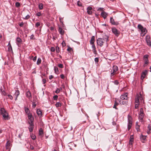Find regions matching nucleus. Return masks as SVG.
<instances>
[{"label":"nucleus","instance_id":"f257e3e1","mask_svg":"<svg viewBox=\"0 0 151 151\" xmlns=\"http://www.w3.org/2000/svg\"><path fill=\"white\" fill-rule=\"evenodd\" d=\"M143 96L141 93L138 94L137 95L135 98V104H139V101H141V102L144 101L143 100Z\"/></svg>","mask_w":151,"mask_h":151},{"label":"nucleus","instance_id":"f03ea898","mask_svg":"<svg viewBox=\"0 0 151 151\" xmlns=\"http://www.w3.org/2000/svg\"><path fill=\"white\" fill-rule=\"evenodd\" d=\"M138 28L141 31V36H145L147 32L146 29L145 28H144L140 24H139L138 25Z\"/></svg>","mask_w":151,"mask_h":151},{"label":"nucleus","instance_id":"7ed1b4c3","mask_svg":"<svg viewBox=\"0 0 151 151\" xmlns=\"http://www.w3.org/2000/svg\"><path fill=\"white\" fill-rule=\"evenodd\" d=\"M0 113L2 115L4 119H8L9 118L8 114L5 110L4 109L1 108L0 110Z\"/></svg>","mask_w":151,"mask_h":151},{"label":"nucleus","instance_id":"20e7f679","mask_svg":"<svg viewBox=\"0 0 151 151\" xmlns=\"http://www.w3.org/2000/svg\"><path fill=\"white\" fill-rule=\"evenodd\" d=\"M128 129L129 130L130 128L132 125V117L129 115H128Z\"/></svg>","mask_w":151,"mask_h":151},{"label":"nucleus","instance_id":"39448f33","mask_svg":"<svg viewBox=\"0 0 151 151\" xmlns=\"http://www.w3.org/2000/svg\"><path fill=\"white\" fill-rule=\"evenodd\" d=\"M105 42L104 41V40L103 38H98L97 40V45L101 47L103 45Z\"/></svg>","mask_w":151,"mask_h":151},{"label":"nucleus","instance_id":"423d86ee","mask_svg":"<svg viewBox=\"0 0 151 151\" xmlns=\"http://www.w3.org/2000/svg\"><path fill=\"white\" fill-rule=\"evenodd\" d=\"M144 114L143 113V109L142 108H141L140 110V113L139 115V119L140 121H142L144 117Z\"/></svg>","mask_w":151,"mask_h":151},{"label":"nucleus","instance_id":"0eeeda50","mask_svg":"<svg viewBox=\"0 0 151 151\" xmlns=\"http://www.w3.org/2000/svg\"><path fill=\"white\" fill-rule=\"evenodd\" d=\"M148 55H145L143 57L145 62L144 65V66H146L149 63V61L148 59Z\"/></svg>","mask_w":151,"mask_h":151},{"label":"nucleus","instance_id":"6e6552de","mask_svg":"<svg viewBox=\"0 0 151 151\" xmlns=\"http://www.w3.org/2000/svg\"><path fill=\"white\" fill-rule=\"evenodd\" d=\"M112 31L116 36H118L119 34V32L115 28H112Z\"/></svg>","mask_w":151,"mask_h":151},{"label":"nucleus","instance_id":"1a4fd4ad","mask_svg":"<svg viewBox=\"0 0 151 151\" xmlns=\"http://www.w3.org/2000/svg\"><path fill=\"white\" fill-rule=\"evenodd\" d=\"M147 73L148 70H145L142 72L141 77V78L142 80H143L145 78L147 74Z\"/></svg>","mask_w":151,"mask_h":151},{"label":"nucleus","instance_id":"9d476101","mask_svg":"<svg viewBox=\"0 0 151 151\" xmlns=\"http://www.w3.org/2000/svg\"><path fill=\"white\" fill-rule=\"evenodd\" d=\"M28 119L29 121V123H33V122L34 120L32 116V115L31 113H29L28 114Z\"/></svg>","mask_w":151,"mask_h":151},{"label":"nucleus","instance_id":"9b49d317","mask_svg":"<svg viewBox=\"0 0 151 151\" xmlns=\"http://www.w3.org/2000/svg\"><path fill=\"white\" fill-rule=\"evenodd\" d=\"M128 94L127 93H125L124 94L121 95V99L122 100H127L128 99Z\"/></svg>","mask_w":151,"mask_h":151},{"label":"nucleus","instance_id":"f8f14e48","mask_svg":"<svg viewBox=\"0 0 151 151\" xmlns=\"http://www.w3.org/2000/svg\"><path fill=\"white\" fill-rule=\"evenodd\" d=\"M110 23H111V24L114 25H117L119 24V23L117 22H115L114 21V19L112 17H111L110 18Z\"/></svg>","mask_w":151,"mask_h":151},{"label":"nucleus","instance_id":"ddd939ff","mask_svg":"<svg viewBox=\"0 0 151 151\" xmlns=\"http://www.w3.org/2000/svg\"><path fill=\"white\" fill-rule=\"evenodd\" d=\"M30 126L29 127V131L30 132H32L34 128V124L33 123H29Z\"/></svg>","mask_w":151,"mask_h":151},{"label":"nucleus","instance_id":"4468645a","mask_svg":"<svg viewBox=\"0 0 151 151\" xmlns=\"http://www.w3.org/2000/svg\"><path fill=\"white\" fill-rule=\"evenodd\" d=\"M39 136L41 137L42 138L43 136V131L42 128H40L39 130Z\"/></svg>","mask_w":151,"mask_h":151},{"label":"nucleus","instance_id":"2eb2a0df","mask_svg":"<svg viewBox=\"0 0 151 151\" xmlns=\"http://www.w3.org/2000/svg\"><path fill=\"white\" fill-rule=\"evenodd\" d=\"M92 8L91 6H89L87 8V12L88 14H91L92 13V12L91 11L92 10Z\"/></svg>","mask_w":151,"mask_h":151},{"label":"nucleus","instance_id":"dca6fc26","mask_svg":"<svg viewBox=\"0 0 151 151\" xmlns=\"http://www.w3.org/2000/svg\"><path fill=\"white\" fill-rule=\"evenodd\" d=\"M101 15L102 17L104 19H105L108 16V14L105 12H102L101 13Z\"/></svg>","mask_w":151,"mask_h":151},{"label":"nucleus","instance_id":"f3484780","mask_svg":"<svg viewBox=\"0 0 151 151\" xmlns=\"http://www.w3.org/2000/svg\"><path fill=\"white\" fill-rule=\"evenodd\" d=\"M37 113L39 117L42 116V111L40 109H38L37 110Z\"/></svg>","mask_w":151,"mask_h":151},{"label":"nucleus","instance_id":"a211bd4d","mask_svg":"<svg viewBox=\"0 0 151 151\" xmlns=\"http://www.w3.org/2000/svg\"><path fill=\"white\" fill-rule=\"evenodd\" d=\"M92 45V51L93 52V53L94 54H96V48L94 44H91Z\"/></svg>","mask_w":151,"mask_h":151},{"label":"nucleus","instance_id":"6ab92c4d","mask_svg":"<svg viewBox=\"0 0 151 151\" xmlns=\"http://www.w3.org/2000/svg\"><path fill=\"white\" fill-rule=\"evenodd\" d=\"M6 151H9V141H8L6 145Z\"/></svg>","mask_w":151,"mask_h":151},{"label":"nucleus","instance_id":"aec40b11","mask_svg":"<svg viewBox=\"0 0 151 151\" xmlns=\"http://www.w3.org/2000/svg\"><path fill=\"white\" fill-rule=\"evenodd\" d=\"M134 141V138L133 135H131L130 137V138L129 140V144L131 145H132V142Z\"/></svg>","mask_w":151,"mask_h":151},{"label":"nucleus","instance_id":"412c9836","mask_svg":"<svg viewBox=\"0 0 151 151\" xmlns=\"http://www.w3.org/2000/svg\"><path fill=\"white\" fill-rule=\"evenodd\" d=\"M19 94V90H16L14 96L16 97L15 100H16L17 99V98Z\"/></svg>","mask_w":151,"mask_h":151},{"label":"nucleus","instance_id":"4be33fe9","mask_svg":"<svg viewBox=\"0 0 151 151\" xmlns=\"http://www.w3.org/2000/svg\"><path fill=\"white\" fill-rule=\"evenodd\" d=\"M95 41V37L94 36H92L90 40V42L91 44H94Z\"/></svg>","mask_w":151,"mask_h":151},{"label":"nucleus","instance_id":"5701e85b","mask_svg":"<svg viewBox=\"0 0 151 151\" xmlns=\"http://www.w3.org/2000/svg\"><path fill=\"white\" fill-rule=\"evenodd\" d=\"M146 136L142 135L140 137V139L142 142H144V141L146 139Z\"/></svg>","mask_w":151,"mask_h":151},{"label":"nucleus","instance_id":"b1692460","mask_svg":"<svg viewBox=\"0 0 151 151\" xmlns=\"http://www.w3.org/2000/svg\"><path fill=\"white\" fill-rule=\"evenodd\" d=\"M26 96L29 99L31 98V95L30 92L29 91H28L26 93Z\"/></svg>","mask_w":151,"mask_h":151},{"label":"nucleus","instance_id":"393cba45","mask_svg":"<svg viewBox=\"0 0 151 151\" xmlns=\"http://www.w3.org/2000/svg\"><path fill=\"white\" fill-rule=\"evenodd\" d=\"M147 133L148 134H149L151 133V125L150 124L148 125L147 127Z\"/></svg>","mask_w":151,"mask_h":151},{"label":"nucleus","instance_id":"a878e982","mask_svg":"<svg viewBox=\"0 0 151 151\" xmlns=\"http://www.w3.org/2000/svg\"><path fill=\"white\" fill-rule=\"evenodd\" d=\"M58 31L60 33L61 35H63L64 33V31L63 30V29L61 27H59L58 29Z\"/></svg>","mask_w":151,"mask_h":151},{"label":"nucleus","instance_id":"bb28decb","mask_svg":"<svg viewBox=\"0 0 151 151\" xmlns=\"http://www.w3.org/2000/svg\"><path fill=\"white\" fill-rule=\"evenodd\" d=\"M113 71L114 72H116L118 70V68L116 65H114L113 67Z\"/></svg>","mask_w":151,"mask_h":151},{"label":"nucleus","instance_id":"cd10ccee","mask_svg":"<svg viewBox=\"0 0 151 151\" xmlns=\"http://www.w3.org/2000/svg\"><path fill=\"white\" fill-rule=\"evenodd\" d=\"M23 18L25 19H29L30 17V16L29 14H27V15L25 16L24 14L23 15Z\"/></svg>","mask_w":151,"mask_h":151},{"label":"nucleus","instance_id":"c85d7f7f","mask_svg":"<svg viewBox=\"0 0 151 151\" xmlns=\"http://www.w3.org/2000/svg\"><path fill=\"white\" fill-rule=\"evenodd\" d=\"M24 110H25V112L27 114V115L29 113H30L29 112V109H28V108L25 107L24 108Z\"/></svg>","mask_w":151,"mask_h":151},{"label":"nucleus","instance_id":"c756f323","mask_svg":"<svg viewBox=\"0 0 151 151\" xmlns=\"http://www.w3.org/2000/svg\"><path fill=\"white\" fill-rule=\"evenodd\" d=\"M103 39L104 40V41L105 42H107V41L108 40L109 37L107 36H105L104 37Z\"/></svg>","mask_w":151,"mask_h":151},{"label":"nucleus","instance_id":"7c9ffc66","mask_svg":"<svg viewBox=\"0 0 151 151\" xmlns=\"http://www.w3.org/2000/svg\"><path fill=\"white\" fill-rule=\"evenodd\" d=\"M118 105V103L116 101H115L114 104L113 106V108L115 109H117V108L116 107V106H117Z\"/></svg>","mask_w":151,"mask_h":151},{"label":"nucleus","instance_id":"2f4dec72","mask_svg":"<svg viewBox=\"0 0 151 151\" xmlns=\"http://www.w3.org/2000/svg\"><path fill=\"white\" fill-rule=\"evenodd\" d=\"M150 39V37L149 36L147 35L146 37V41L147 42H149Z\"/></svg>","mask_w":151,"mask_h":151},{"label":"nucleus","instance_id":"473e14b6","mask_svg":"<svg viewBox=\"0 0 151 151\" xmlns=\"http://www.w3.org/2000/svg\"><path fill=\"white\" fill-rule=\"evenodd\" d=\"M41 60L40 58H38L37 62V64L38 65H39L41 63Z\"/></svg>","mask_w":151,"mask_h":151},{"label":"nucleus","instance_id":"72a5a7b5","mask_svg":"<svg viewBox=\"0 0 151 151\" xmlns=\"http://www.w3.org/2000/svg\"><path fill=\"white\" fill-rule=\"evenodd\" d=\"M55 106L56 107H59L61 106V104L60 102H57L55 104Z\"/></svg>","mask_w":151,"mask_h":151},{"label":"nucleus","instance_id":"f704fd0d","mask_svg":"<svg viewBox=\"0 0 151 151\" xmlns=\"http://www.w3.org/2000/svg\"><path fill=\"white\" fill-rule=\"evenodd\" d=\"M38 7L40 9H42L43 8V5L42 4H40L38 6Z\"/></svg>","mask_w":151,"mask_h":151},{"label":"nucleus","instance_id":"c9c22d12","mask_svg":"<svg viewBox=\"0 0 151 151\" xmlns=\"http://www.w3.org/2000/svg\"><path fill=\"white\" fill-rule=\"evenodd\" d=\"M16 40L17 42L19 43H20L22 41V40L19 37H17L16 39Z\"/></svg>","mask_w":151,"mask_h":151},{"label":"nucleus","instance_id":"e433bc0d","mask_svg":"<svg viewBox=\"0 0 151 151\" xmlns=\"http://www.w3.org/2000/svg\"><path fill=\"white\" fill-rule=\"evenodd\" d=\"M136 128L137 131H139V126L137 124V123L136 124Z\"/></svg>","mask_w":151,"mask_h":151},{"label":"nucleus","instance_id":"4c0bfd02","mask_svg":"<svg viewBox=\"0 0 151 151\" xmlns=\"http://www.w3.org/2000/svg\"><path fill=\"white\" fill-rule=\"evenodd\" d=\"M56 50L57 53H59L60 51L59 47L58 46L56 47Z\"/></svg>","mask_w":151,"mask_h":151},{"label":"nucleus","instance_id":"58836bf2","mask_svg":"<svg viewBox=\"0 0 151 151\" xmlns=\"http://www.w3.org/2000/svg\"><path fill=\"white\" fill-rule=\"evenodd\" d=\"M54 70L55 73L58 72V68L57 67H55L54 68Z\"/></svg>","mask_w":151,"mask_h":151},{"label":"nucleus","instance_id":"ea45409f","mask_svg":"<svg viewBox=\"0 0 151 151\" xmlns=\"http://www.w3.org/2000/svg\"><path fill=\"white\" fill-rule=\"evenodd\" d=\"M67 50L69 52H70L72 50V49L69 46L68 47V48Z\"/></svg>","mask_w":151,"mask_h":151},{"label":"nucleus","instance_id":"a19ab883","mask_svg":"<svg viewBox=\"0 0 151 151\" xmlns=\"http://www.w3.org/2000/svg\"><path fill=\"white\" fill-rule=\"evenodd\" d=\"M77 5L79 6H82V4L80 1H78L77 2Z\"/></svg>","mask_w":151,"mask_h":151},{"label":"nucleus","instance_id":"79ce46f5","mask_svg":"<svg viewBox=\"0 0 151 151\" xmlns=\"http://www.w3.org/2000/svg\"><path fill=\"white\" fill-rule=\"evenodd\" d=\"M15 5L16 7H18L20 6V4L19 2H17L16 3Z\"/></svg>","mask_w":151,"mask_h":151},{"label":"nucleus","instance_id":"37998d69","mask_svg":"<svg viewBox=\"0 0 151 151\" xmlns=\"http://www.w3.org/2000/svg\"><path fill=\"white\" fill-rule=\"evenodd\" d=\"M40 25V23L39 22H37L35 24V26L36 27H37Z\"/></svg>","mask_w":151,"mask_h":151},{"label":"nucleus","instance_id":"c03bdc74","mask_svg":"<svg viewBox=\"0 0 151 151\" xmlns=\"http://www.w3.org/2000/svg\"><path fill=\"white\" fill-rule=\"evenodd\" d=\"M147 45L151 47V41H150L149 42H147Z\"/></svg>","mask_w":151,"mask_h":151},{"label":"nucleus","instance_id":"a18cd8bd","mask_svg":"<svg viewBox=\"0 0 151 151\" xmlns=\"http://www.w3.org/2000/svg\"><path fill=\"white\" fill-rule=\"evenodd\" d=\"M31 137L32 139L33 140H35L36 139V137L35 135H32L31 136Z\"/></svg>","mask_w":151,"mask_h":151},{"label":"nucleus","instance_id":"49530a36","mask_svg":"<svg viewBox=\"0 0 151 151\" xmlns=\"http://www.w3.org/2000/svg\"><path fill=\"white\" fill-rule=\"evenodd\" d=\"M51 51L54 52L55 50V48L53 47H52L51 48Z\"/></svg>","mask_w":151,"mask_h":151},{"label":"nucleus","instance_id":"de8ad7c7","mask_svg":"<svg viewBox=\"0 0 151 151\" xmlns=\"http://www.w3.org/2000/svg\"><path fill=\"white\" fill-rule=\"evenodd\" d=\"M58 66L60 68H63V65L61 64H59L58 65Z\"/></svg>","mask_w":151,"mask_h":151},{"label":"nucleus","instance_id":"09e8293b","mask_svg":"<svg viewBox=\"0 0 151 151\" xmlns=\"http://www.w3.org/2000/svg\"><path fill=\"white\" fill-rule=\"evenodd\" d=\"M61 44L63 47H64V46H65V45H66V44H65V42L64 41H63L62 42Z\"/></svg>","mask_w":151,"mask_h":151},{"label":"nucleus","instance_id":"8fccbe9b","mask_svg":"<svg viewBox=\"0 0 151 151\" xmlns=\"http://www.w3.org/2000/svg\"><path fill=\"white\" fill-rule=\"evenodd\" d=\"M60 92V89H59L58 88L55 91V92L57 93H59Z\"/></svg>","mask_w":151,"mask_h":151},{"label":"nucleus","instance_id":"3c124183","mask_svg":"<svg viewBox=\"0 0 151 151\" xmlns=\"http://www.w3.org/2000/svg\"><path fill=\"white\" fill-rule=\"evenodd\" d=\"M53 99L55 100H56L58 99V96L57 95H55L53 97Z\"/></svg>","mask_w":151,"mask_h":151},{"label":"nucleus","instance_id":"603ef678","mask_svg":"<svg viewBox=\"0 0 151 151\" xmlns=\"http://www.w3.org/2000/svg\"><path fill=\"white\" fill-rule=\"evenodd\" d=\"M0 90L2 92V93L3 95H5L6 94V93L5 91H2V88H0Z\"/></svg>","mask_w":151,"mask_h":151},{"label":"nucleus","instance_id":"864d4df0","mask_svg":"<svg viewBox=\"0 0 151 151\" xmlns=\"http://www.w3.org/2000/svg\"><path fill=\"white\" fill-rule=\"evenodd\" d=\"M94 60L96 63H98L99 61V58H95Z\"/></svg>","mask_w":151,"mask_h":151},{"label":"nucleus","instance_id":"5fc2aeb1","mask_svg":"<svg viewBox=\"0 0 151 151\" xmlns=\"http://www.w3.org/2000/svg\"><path fill=\"white\" fill-rule=\"evenodd\" d=\"M60 77L61 78L63 79H64L65 78V76L63 74H61L60 75Z\"/></svg>","mask_w":151,"mask_h":151},{"label":"nucleus","instance_id":"6e6d98bb","mask_svg":"<svg viewBox=\"0 0 151 151\" xmlns=\"http://www.w3.org/2000/svg\"><path fill=\"white\" fill-rule=\"evenodd\" d=\"M104 9L103 8H99L97 10L98 11H103Z\"/></svg>","mask_w":151,"mask_h":151},{"label":"nucleus","instance_id":"4d7b16f0","mask_svg":"<svg viewBox=\"0 0 151 151\" xmlns=\"http://www.w3.org/2000/svg\"><path fill=\"white\" fill-rule=\"evenodd\" d=\"M139 104H135V109H137L138 108V106Z\"/></svg>","mask_w":151,"mask_h":151},{"label":"nucleus","instance_id":"13d9d810","mask_svg":"<svg viewBox=\"0 0 151 151\" xmlns=\"http://www.w3.org/2000/svg\"><path fill=\"white\" fill-rule=\"evenodd\" d=\"M24 23L23 22H22L19 24V26L21 27H22Z\"/></svg>","mask_w":151,"mask_h":151},{"label":"nucleus","instance_id":"bf43d9fd","mask_svg":"<svg viewBox=\"0 0 151 151\" xmlns=\"http://www.w3.org/2000/svg\"><path fill=\"white\" fill-rule=\"evenodd\" d=\"M114 84L116 85H118V84H119V82H118V81H117V80H116V81H115L114 82Z\"/></svg>","mask_w":151,"mask_h":151},{"label":"nucleus","instance_id":"052dcab7","mask_svg":"<svg viewBox=\"0 0 151 151\" xmlns=\"http://www.w3.org/2000/svg\"><path fill=\"white\" fill-rule=\"evenodd\" d=\"M37 57L36 56H35L33 58V60L34 61H35L37 60Z\"/></svg>","mask_w":151,"mask_h":151},{"label":"nucleus","instance_id":"680f3d73","mask_svg":"<svg viewBox=\"0 0 151 151\" xmlns=\"http://www.w3.org/2000/svg\"><path fill=\"white\" fill-rule=\"evenodd\" d=\"M37 15L38 17L40 16L41 15V13L40 12H38L37 14Z\"/></svg>","mask_w":151,"mask_h":151},{"label":"nucleus","instance_id":"e2e57ef3","mask_svg":"<svg viewBox=\"0 0 151 151\" xmlns=\"http://www.w3.org/2000/svg\"><path fill=\"white\" fill-rule=\"evenodd\" d=\"M42 81L43 84H45L46 83V80L45 79H43Z\"/></svg>","mask_w":151,"mask_h":151},{"label":"nucleus","instance_id":"0e129e2a","mask_svg":"<svg viewBox=\"0 0 151 151\" xmlns=\"http://www.w3.org/2000/svg\"><path fill=\"white\" fill-rule=\"evenodd\" d=\"M115 72H114V71H113V72L111 73V76H114L115 74Z\"/></svg>","mask_w":151,"mask_h":151},{"label":"nucleus","instance_id":"69168bd1","mask_svg":"<svg viewBox=\"0 0 151 151\" xmlns=\"http://www.w3.org/2000/svg\"><path fill=\"white\" fill-rule=\"evenodd\" d=\"M53 77V76L52 75H50L49 76V78L51 80L52 79Z\"/></svg>","mask_w":151,"mask_h":151},{"label":"nucleus","instance_id":"338daca9","mask_svg":"<svg viewBox=\"0 0 151 151\" xmlns=\"http://www.w3.org/2000/svg\"><path fill=\"white\" fill-rule=\"evenodd\" d=\"M34 35L33 34L32 35L30 36V39H34Z\"/></svg>","mask_w":151,"mask_h":151},{"label":"nucleus","instance_id":"774afa93","mask_svg":"<svg viewBox=\"0 0 151 151\" xmlns=\"http://www.w3.org/2000/svg\"><path fill=\"white\" fill-rule=\"evenodd\" d=\"M60 22L61 23H63V18H60Z\"/></svg>","mask_w":151,"mask_h":151}]
</instances>
